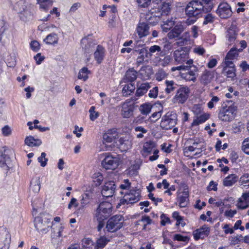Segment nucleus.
Masks as SVG:
<instances>
[{
  "mask_svg": "<svg viewBox=\"0 0 249 249\" xmlns=\"http://www.w3.org/2000/svg\"><path fill=\"white\" fill-rule=\"evenodd\" d=\"M210 117L208 113H202L194 119L192 123V126H196L206 121Z\"/></svg>",
  "mask_w": 249,
  "mask_h": 249,
  "instance_id": "obj_31",
  "label": "nucleus"
},
{
  "mask_svg": "<svg viewBox=\"0 0 249 249\" xmlns=\"http://www.w3.org/2000/svg\"><path fill=\"white\" fill-rule=\"evenodd\" d=\"M93 242L91 239H84L82 240V246L80 249H93Z\"/></svg>",
  "mask_w": 249,
  "mask_h": 249,
  "instance_id": "obj_50",
  "label": "nucleus"
},
{
  "mask_svg": "<svg viewBox=\"0 0 249 249\" xmlns=\"http://www.w3.org/2000/svg\"><path fill=\"white\" fill-rule=\"evenodd\" d=\"M147 56V51L144 49H142L140 51L139 55L137 57L136 63L140 65L144 61L145 57Z\"/></svg>",
  "mask_w": 249,
  "mask_h": 249,
  "instance_id": "obj_49",
  "label": "nucleus"
},
{
  "mask_svg": "<svg viewBox=\"0 0 249 249\" xmlns=\"http://www.w3.org/2000/svg\"><path fill=\"white\" fill-rule=\"evenodd\" d=\"M202 12H204V8L201 0L190 1L185 9V15L189 18H198Z\"/></svg>",
  "mask_w": 249,
  "mask_h": 249,
  "instance_id": "obj_1",
  "label": "nucleus"
},
{
  "mask_svg": "<svg viewBox=\"0 0 249 249\" xmlns=\"http://www.w3.org/2000/svg\"><path fill=\"white\" fill-rule=\"evenodd\" d=\"M135 89V86L132 83L125 85L123 88L122 93L124 96H127L130 95Z\"/></svg>",
  "mask_w": 249,
  "mask_h": 249,
  "instance_id": "obj_43",
  "label": "nucleus"
},
{
  "mask_svg": "<svg viewBox=\"0 0 249 249\" xmlns=\"http://www.w3.org/2000/svg\"><path fill=\"white\" fill-rule=\"evenodd\" d=\"M215 20V16L212 14L209 13L205 16L203 24L206 25L209 23H212Z\"/></svg>",
  "mask_w": 249,
  "mask_h": 249,
  "instance_id": "obj_57",
  "label": "nucleus"
},
{
  "mask_svg": "<svg viewBox=\"0 0 249 249\" xmlns=\"http://www.w3.org/2000/svg\"><path fill=\"white\" fill-rule=\"evenodd\" d=\"M155 147V143L152 141H149L145 142L142 148V151L144 153L149 154L151 152L153 149Z\"/></svg>",
  "mask_w": 249,
  "mask_h": 249,
  "instance_id": "obj_48",
  "label": "nucleus"
},
{
  "mask_svg": "<svg viewBox=\"0 0 249 249\" xmlns=\"http://www.w3.org/2000/svg\"><path fill=\"white\" fill-rule=\"evenodd\" d=\"M165 84L166 86L165 92L168 94L173 93L178 86V85L173 80H166Z\"/></svg>",
  "mask_w": 249,
  "mask_h": 249,
  "instance_id": "obj_33",
  "label": "nucleus"
},
{
  "mask_svg": "<svg viewBox=\"0 0 249 249\" xmlns=\"http://www.w3.org/2000/svg\"><path fill=\"white\" fill-rule=\"evenodd\" d=\"M241 149L245 154L249 155V137L245 138L243 141Z\"/></svg>",
  "mask_w": 249,
  "mask_h": 249,
  "instance_id": "obj_53",
  "label": "nucleus"
},
{
  "mask_svg": "<svg viewBox=\"0 0 249 249\" xmlns=\"http://www.w3.org/2000/svg\"><path fill=\"white\" fill-rule=\"evenodd\" d=\"M110 240V238L105 236H101L96 241V244L94 247L95 249H102Z\"/></svg>",
  "mask_w": 249,
  "mask_h": 249,
  "instance_id": "obj_34",
  "label": "nucleus"
},
{
  "mask_svg": "<svg viewBox=\"0 0 249 249\" xmlns=\"http://www.w3.org/2000/svg\"><path fill=\"white\" fill-rule=\"evenodd\" d=\"M59 40L57 34L51 33L49 34L43 39V41L47 45H55L58 43Z\"/></svg>",
  "mask_w": 249,
  "mask_h": 249,
  "instance_id": "obj_28",
  "label": "nucleus"
},
{
  "mask_svg": "<svg viewBox=\"0 0 249 249\" xmlns=\"http://www.w3.org/2000/svg\"><path fill=\"white\" fill-rule=\"evenodd\" d=\"M35 226L36 230L42 234L49 231L52 226V222L48 214H40L35 219Z\"/></svg>",
  "mask_w": 249,
  "mask_h": 249,
  "instance_id": "obj_2",
  "label": "nucleus"
},
{
  "mask_svg": "<svg viewBox=\"0 0 249 249\" xmlns=\"http://www.w3.org/2000/svg\"><path fill=\"white\" fill-rule=\"evenodd\" d=\"M157 4H160L156 10L160 16L162 15H168L171 9V3L168 0L156 1Z\"/></svg>",
  "mask_w": 249,
  "mask_h": 249,
  "instance_id": "obj_12",
  "label": "nucleus"
},
{
  "mask_svg": "<svg viewBox=\"0 0 249 249\" xmlns=\"http://www.w3.org/2000/svg\"><path fill=\"white\" fill-rule=\"evenodd\" d=\"M214 77V73L212 71L205 70L203 72L200 81L202 83L207 85L210 83Z\"/></svg>",
  "mask_w": 249,
  "mask_h": 249,
  "instance_id": "obj_26",
  "label": "nucleus"
},
{
  "mask_svg": "<svg viewBox=\"0 0 249 249\" xmlns=\"http://www.w3.org/2000/svg\"><path fill=\"white\" fill-rule=\"evenodd\" d=\"M237 34L235 30L230 29L227 31L226 38L229 45L232 44L236 40Z\"/></svg>",
  "mask_w": 249,
  "mask_h": 249,
  "instance_id": "obj_36",
  "label": "nucleus"
},
{
  "mask_svg": "<svg viewBox=\"0 0 249 249\" xmlns=\"http://www.w3.org/2000/svg\"><path fill=\"white\" fill-rule=\"evenodd\" d=\"M134 131L136 132L137 138L141 139L143 137V134H146L147 130L142 126H137L135 127Z\"/></svg>",
  "mask_w": 249,
  "mask_h": 249,
  "instance_id": "obj_51",
  "label": "nucleus"
},
{
  "mask_svg": "<svg viewBox=\"0 0 249 249\" xmlns=\"http://www.w3.org/2000/svg\"><path fill=\"white\" fill-rule=\"evenodd\" d=\"M204 8V13L210 12L213 7L215 0H201Z\"/></svg>",
  "mask_w": 249,
  "mask_h": 249,
  "instance_id": "obj_38",
  "label": "nucleus"
},
{
  "mask_svg": "<svg viewBox=\"0 0 249 249\" xmlns=\"http://www.w3.org/2000/svg\"><path fill=\"white\" fill-rule=\"evenodd\" d=\"M90 73V71L87 68L83 67L79 71L78 78L86 81L89 78L88 75Z\"/></svg>",
  "mask_w": 249,
  "mask_h": 249,
  "instance_id": "obj_39",
  "label": "nucleus"
},
{
  "mask_svg": "<svg viewBox=\"0 0 249 249\" xmlns=\"http://www.w3.org/2000/svg\"><path fill=\"white\" fill-rule=\"evenodd\" d=\"M2 135L4 136L7 137L10 136L12 133V130L8 125H6L1 129Z\"/></svg>",
  "mask_w": 249,
  "mask_h": 249,
  "instance_id": "obj_62",
  "label": "nucleus"
},
{
  "mask_svg": "<svg viewBox=\"0 0 249 249\" xmlns=\"http://www.w3.org/2000/svg\"><path fill=\"white\" fill-rule=\"evenodd\" d=\"M30 47L34 52H37L40 49V44L36 40L32 41L30 43Z\"/></svg>",
  "mask_w": 249,
  "mask_h": 249,
  "instance_id": "obj_63",
  "label": "nucleus"
},
{
  "mask_svg": "<svg viewBox=\"0 0 249 249\" xmlns=\"http://www.w3.org/2000/svg\"><path fill=\"white\" fill-rule=\"evenodd\" d=\"M193 60L189 59L186 62V64L188 65L190 68L186 69L187 71L186 73L181 74V77L186 81L195 82L196 80V74L198 71L197 68L193 65Z\"/></svg>",
  "mask_w": 249,
  "mask_h": 249,
  "instance_id": "obj_9",
  "label": "nucleus"
},
{
  "mask_svg": "<svg viewBox=\"0 0 249 249\" xmlns=\"http://www.w3.org/2000/svg\"><path fill=\"white\" fill-rule=\"evenodd\" d=\"M192 111L196 115L198 116L203 113V108L200 104H195L192 107Z\"/></svg>",
  "mask_w": 249,
  "mask_h": 249,
  "instance_id": "obj_54",
  "label": "nucleus"
},
{
  "mask_svg": "<svg viewBox=\"0 0 249 249\" xmlns=\"http://www.w3.org/2000/svg\"><path fill=\"white\" fill-rule=\"evenodd\" d=\"M216 12L221 18L223 19L229 18L232 14L231 6L226 2L219 4Z\"/></svg>",
  "mask_w": 249,
  "mask_h": 249,
  "instance_id": "obj_11",
  "label": "nucleus"
},
{
  "mask_svg": "<svg viewBox=\"0 0 249 249\" xmlns=\"http://www.w3.org/2000/svg\"><path fill=\"white\" fill-rule=\"evenodd\" d=\"M235 67H223L222 73L228 77L233 78L235 76Z\"/></svg>",
  "mask_w": 249,
  "mask_h": 249,
  "instance_id": "obj_40",
  "label": "nucleus"
},
{
  "mask_svg": "<svg viewBox=\"0 0 249 249\" xmlns=\"http://www.w3.org/2000/svg\"><path fill=\"white\" fill-rule=\"evenodd\" d=\"M161 54L162 53L161 52L159 56H155L152 59L155 65L165 67L170 65L173 61L172 57L170 55H167L162 58L163 55Z\"/></svg>",
  "mask_w": 249,
  "mask_h": 249,
  "instance_id": "obj_13",
  "label": "nucleus"
},
{
  "mask_svg": "<svg viewBox=\"0 0 249 249\" xmlns=\"http://www.w3.org/2000/svg\"><path fill=\"white\" fill-rule=\"evenodd\" d=\"M177 114L174 112H168L161 119L160 126L166 130L173 128L177 124Z\"/></svg>",
  "mask_w": 249,
  "mask_h": 249,
  "instance_id": "obj_5",
  "label": "nucleus"
},
{
  "mask_svg": "<svg viewBox=\"0 0 249 249\" xmlns=\"http://www.w3.org/2000/svg\"><path fill=\"white\" fill-rule=\"evenodd\" d=\"M5 149L4 147H0V163H1V166L2 168H6L7 169V166L5 163L6 159L8 157L5 153Z\"/></svg>",
  "mask_w": 249,
  "mask_h": 249,
  "instance_id": "obj_44",
  "label": "nucleus"
},
{
  "mask_svg": "<svg viewBox=\"0 0 249 249\" xmlns=\"http://www.w3.org/2000/svg\"><path fill=\"white\" fill-rule=\"evenodd\" d=\"M53 0H37V3L39 5V8L47 12L53 4Z\"/></svg>",
  "mask_w": 249,
  "mask_h": 249,
  "instance_id": "obj_35",
  "label": "nucleus"
},
{
  "mask_svg": "<svg viewBox=\"0 0 249 249\" xmlns=\"http://www.w3.org/2000/svg\"><path fill=\"white\" fill-rule=\"evenodd\" d=\"M124 219L121 215H115L107 221L106 228L109 232H115L120 229L123 226Z\"/></svg>",
  "mask_w": 249,
  "mask_h": 249,
  "instance_id": "obj_4",
  "label": "nucleus"
},
{
  "mask_svg": "<svg viewBox=\"0 0 249 249\" xmlns=\"http://www.w3.org/2000/svg\"><path fill=\"white\" fill-rule=\"evenodd\" d=\"M149 27L148 23L140 22L136 28L137 33L140 38L147 36L149 33Z\"/></svg>",
  "mask_w": 249,
  "mask_h": 249,
  "instance_id": "obj_19",
  "label": "nucleus"
},
{
  "mask_svg": "<svg viewBox=\"0 0 249 249\" xmlns=\"http://www.w3.org/2000/svg\"><path fill=\"white\" fill-rule=\"evenodd\" d=\"M93 178L95 179V182H97V184L100 185L103 181L104 178L102 175L98 172L94 175Z\"/></svg>",
  "mask_w": 249,
  "mask_h": 249,
  "instance_id": "obj_64",
  "label": "nucleus"
},
{
  "mask_svg": "<svg viewBox=\"0 0 249 249\" xmlns=\"http://www.w3.org/2000/svg\"><path fill=\"white\" fill-rule=\"evenodd\" d=\"M188 55V53L182 48L175 51L173 53L174 59L178 63H182L187 61Z\"/></svg>",
  "mask_w": 249,
  "mask_h": 249,
  "instance_id": "obj_17",
  "label": "nucleus"
},
{
  "mask_svg": "<svg viewBox=\"0 0 249 249\" xmlns=\"http://www.w3.org/2000/svg\"><path fill=\"white\" fill-rule=\"evenodd\" d=\"M35 14L34 5L32 4H29L27 8L20 15V18L24 21L29 20L32 19Z\"/></svg>",
  "mask_w": 249,
  "mask_h": 249,
  "instance_id": "obj_21",
  "label": "nucleus"
},
{
  "mask_svg": "<svg viewBox=\"0 0 249 249\" xmlns=\"http://www.w3.org/2000/svg\"><path fill=\"white\" fill-rule=\"evenodd\" d=\"M116 130L115 129L108 130L103 135V141L106 142H111L116 138Z\"/></svg>",
  "mask_w": 249,
  "mask_h": 249,
  "instance_id": "obj_29",
  "label": "nucleus"
},
{
  "mask_svg": "<svg viewBox=\"0 0 249 249\" xmlns=\"http://www.w3.org/2000/svg\"><path fill=\"white\" fill-rule=\"evenodd\" d=\"M94 215V220L100 221H104L109 216L108 215H106V214H105L103 212L98 211V210L97 209Z\"/></svg>",
  "mask_w": 249,
  "mask_h": 249,
  "instance_id": "obj_55",
  "label": "nucleus"
},
{
  "mask_svg": "<svg viewBox=\"0 0 249 249\" xmlns=\"http://www.w3.org/2000/svg\"><path fill=\"white\" fill-rule=\"evenodd\" d=\"M140 197L139 190H131L128 193H125L123 198L120 200L118 205L135 203L140 200Z\"/></svg>",
  "mask_w": 249,
  "mask_h": 249,
  "instance_id": "obj_7",
  "label": "nucleus"
},
{
  "mask_svg": "<svg viewBox=\"0 0 249 249\" xmlns=\"http://www.w3.org/2000/svg\"><path fill=\"white\" fill-rule=\"evenodd\" d=\"M29 4H30V3H27L25 0H20L16 3L14 8L15 10L18 11V13L21 15L27 8Z\"/></svg>",
  "mask_w": 249,
  "mask_h": 249,
  "instance_id": "obj_32",
  "label": "nucleus"
},
{
  "mask_svg": "<svg viewBox=\"0 0 249 249\" xmlns=\"http://www.w3.org/2000/svg\"><path fill=\"white\" fill-rule=\"evenodd\" d=\"M25 143L29 146H39L41 144V141L39 139H35L32 136L27 137L25 139Z\"/></svg>",
  "mask_w": 249,
  "mask_h": 249,
  "instance_id": "obj_37",
  "label": "nucleus"
},
{
  "mask_svg": "<svg viewBox=\"0 0 249 249\" xmlns=\"http://www.w3.org/2000/svg\"><path fill=\"white\" fill-rule=\"evenodd\" d=\"M167 73L162 69L159 70L155 74L156 79L158 81H160L164 79L167 76Z\"/></svg>",
  "mask_w": 249,
  "mask_h": 249,
  "instance_id": "obj_52",
  "label": "nucleus"
},
{
  "mask_svg": "<svg viewBox=\"0 0 249 249\" xmlns=\"http://www.w3.org/2000/svg\"><path fill=\"white\" fill-rule=\"evenodd\" d=\"M219 98L217 96H213L211 100L208 103L207 106L209 109H212L219 101Z\"/></svg>",
  "mask_w": 249,
  "mask_h": 249,
  "instance_id": "obj_59",
  "label": "nucleus"
},
{
  "mask_svg": "<svg viewBox=\"0 0 249 249\" xmlns=\"http://www.w3.org/2000/svg\"><path fill=\"white\" fill-rule=\"evenodd\" d=\"M116 189L114 182L110 181L105 183L102 190L104 197H109L113 196Z\"/></svg>",
  "mask_w": 249,
  "mask_h": 249,
  "instance_id": "obj_15",
  "label": "nucleus"
},
{
  "mask_svg": "<svg viewBox=\"0 0 249 249\" xmlns=\"http://www.w3.org/2000/svg\"><path fill=\"white\" fill-rule=\"evenodd\" d=\"M133 106L128 102H125L122 104L121 115L124 118H129L133 115Z\"/></svg>",
  "mask_w": 249,
  "mask_h": 249,
  "instance_id": "obj_20",
  "label": "nucleus"
},
{
  "mask_svg": "<svg viewBox=\"0 0 249 249\" xmlns=\"http://www.w3.org/2000/svg\"><path fill=\"white\" fill-rule=\"evenodd\" d=\"M160 17V15L156 10V8H153L145 14L144 18L146 21V23H151L157 21V18Z\"/></svg>",
  "mask_w": 249,
  "mask_h": 249,
  "instance_id": "obj_23",
  "label": "nucleus"
},
{
  "mask_svg": "<svg viewBox=\"0 0 249 249\" xmlns=\"http://www.w3.org/2000/svg\"><path fill=\"white\" fill-rule=\"evenodd\" d=\"M46 155L44 152H42L41 154V156L37 159L38 162L40 163V165L42 167L45 166L47 164L48 159L45 158Z\"/></svg>",
  "mask_w": 249,
  "mask_h": 249,
  "instance_id": "obj_61",
  "label": "nucleus"
},
{
  "mask_svg": "<svg viewBox=\"0 0 249 249\" xmlns=\"http://www.w3.org/2000/svg\"><path fill=\"white\" fill-rule=\"evenodd\" d=\"M105 55V49L101 46L98 45L94 53V58L98 64L103 61Z\"/></svg>",
  "mask_w": 249,
  "mask_h": 249,
  "instance_id": "obj_30",
  "label": "nucleus"
},
{
  "mask_svg": "<svg viewBox=\"0 0 249 249\" xmlns=\"http://www.w3.org/2000/svg\"><path fill=\"white\" fill-rule=\"evenodd\" d=\"M95 107L94 106H92L90 107L89 112V118L91 121H94L99 116V113L98 112L95 111Z\"/></svg>",
  "mask_w": 249,
  "mask_h": 249,
  "instance_id": "obj_56",
  "label": "nucleus"
},
{
  "mask_svg": "<svg viewBox=\"0 0 249 249\" xmlns=\"http://www.w3.org/2000/svg\"><path fill=\"white\" fill-rule=\"evenodd\" d=\"M238 179V177L234 174L229 175L223 180V185L225 187L232 186Z\"/></svg>",
  "mask_w": 249,
  "mask_h": 249,
  "instance_id": "obj_25",
  "label": "nucleus"
},
{
  "mask_svg": "<svg viewBox=\"0 0 249 249\" xmlns=\"http://www.w3.org/2000/svg\"><path fill=\"white\" fill-rule=\"evenodd\" d=\"M112 204L108 202H103L101 203L97 210L101 212H103L106 215L109 216L112 212Z\"/></svg>",
  "mask_w": 249,
  "mask_h": 249,
  "instance_id": "obj_24",
  "label": "nucleus"
},
{
  "mask_svg": "<svg viewBox=\"0 0 249 249\" xmlns=\"http://www.w3.org/2000/svg\"><path fill=\"white\" fill-rule=\"evenodd\" d=\"M120 148L122 150H127L131 147V142L128 140H125L123 138H120L118 141Z\"/></svg>",
  "mask_w": 249,
  "mask_h": 249,
  "instance_id": "obj_41",
  "label": "nucleus"
},
{
  "mask_svg": "<svg viewBox=\"0 0 249 249\" xmlns=\"http://www.w3.org/2000/svg\"><path fill=\"white\" fill-rule=\"evenodd\" d=\"M190 93V89L187 86H181L177 90L172 99L174 104H184L188 99Z\"/></svg>",
  "mask_w": 249,
  "mask_h": 249,
  "instance_id": "obj_6",
  "label": "nucleus"
},
{
  "mask_svg": "<svg viewBox=\"0 0 249 249\" xmlns=\"http://www.w3.org/2000/svg\"><path fill=\"white\" fill-rule=\"evenodd\" d=\"M177 199L180 208H185L189 204V191L188 186L184 182L179 184V189L177 192Z\"/></svg>",
  "mask_w": 249,
  "mask_h": 249,
  "instance_id": "obj_3",
  "label": "nucleus"
},
{
  "mask_svg": "<svg viewBox=\"0 0 249 249\" xmlns=\"http://www.w3.org/2000/svg\"><path fill=\"white\" fill-rule=\"evenodd\" d=\"M105 157L102 161V167L106 170H114L119 165V160L117 157H113L109 153L104 154Z\"/></svg>",
  "mask_w": 249,
  "mask_h": 249,
  "instance_id": "obj_10",
  "label": "nucleus"
},
{
  "mask_svg": "<svg viewBox=\"0 0 249 249\" xmlns=\"http://www.w3.org/2000/svg\"><path fill=\"white\" fill-rule=\"evenodd\" d=\"M174 26L167 34V36L170 39L179 37L184 30V26L181 22H178Z\"/></svg>",
  "mask_w": 249,
  "mask_h": 249,
  "instance_id": "obj_16",
  "label": "nucleus"
},
{
  "mask_svg": "<svg viewBox=\"0 0 249 249\" xmlns=\"http://www.w3.org/2000/svg\"><path fill=\"white\" fill-rule=\"evenodd\" d=\"M81 46L86 52L89 53L93 51L95 47L96 44L88 36L83 38L81 41Z\"/></svg>",
  "mask_w": 249,
  "mask_h": 249,
  "instance_id": "obj_18",
  "label": "nucleus"
},
{
  "mask_svg": "<svg viewBox=\"0 0 249 249\" xmlns=\"http://www.w3.org/2000/svg\"><path fill=\"white\" fill-rule=\"evenodd\" d=\"M151 88L149 83L146 82L143 83H137V89L136 94L137 96H141L146 93L147 90Z\"/></svg>",
  "mask_w": 249,
  "mask_h": 249,
  "instance_id": "obj_27",
  "label": "nucleus"
},
{
  "mask_svg": "<svg viewBox=\"0 0 249 249\" xmlns=\"http://www.w3.org/2000/svg\"><path fill=\"white\" fill-rule=\"evenodd\" d=\"M137 71L133 69H129L125 73L126 79L130 82H133L137 78Z\"/></svg>",
  "mask_w": 249,
  "mask_h": 249,
  "instance_id": "obj_47",
  "label": "nucleus"
},
{
  "mask_svg": "<svg viewBox=\"0 0 249 249\" xmlns=\"http://www.w3.org/2000/svg\"><path fill=\"white\" fill-rule=\"evenodd\" d=\"M40 189V181L38 178L33 179L31 182L30 190L35 193H38Z\"/></svg>",
  "mask_w": 249,
  "mask_h": 249,
  "instance_id": "obj_45",
  "label": "nucleus"
},
{
  "mask_svg": "<svg viewBox=\"0 0 249 249\" xmlns=\"http://www.w3.org/2000/svg\"><path fill=\"white\" fill-rule=\"evenodd\" d=\"M242 50L243 49H237L235 47H233L229 51L226 56L233 60L237 59L238 57V52H241Z\"/></svg>",
  "mask_w": 249,
  "mask_h": 249,
  "instance_id": "obj_42",
  "label": "nucleus"
},
{
  "mask_svg": "<svg viewBox=\"0 0 249 249\" xmlns=\"http://www.w3.org/2000/svg\"><path fill=\"white\" fill-rule=\"evenodd\" d=\"M152 106L150 104L145 103L140 106L139 107L141 114L147 115L151 112Z\"/></svg>",
  "mask_w": 249,
  "mask_h": 249,
  "instance_id": "obj_46",
  "label": "nucleus"
},
{
  "mask_svg": "<svg viewBox=\"0 0 249 249\" xmlns=\"http://www.w3.org/2000/svg\"><path fill=\"white\" fill-rule=\"evenodd\" d=\"M236 110L237 108L235 106H230L223 107L220 110L218 117L223 122H230L234 118Z\"/></svg>",
  "mask_w": 249,
  "mask_h": 249,
  "instance_id": "obj_8",
  "label": "nucleus"
},
{
  "mask_svg": "<svg viewBox=\"0 0 249 249\" xmlns=\"http://www.w3.org/2000/svg\"><path fill=\"white\" fill-rule=\"evenodd\" d=\"M139 221L143 223V229H145L146 225L151 224L152 219L149 216L144 215L142 217L141 219Z\"/></svg>",
  "mask_w": 249,
  "mask_h": 249,
  "instance_id": "obj_60",
  "label": "nucleus"
},
{
  "mask_svg": "<svg viewBox=\"0 0 249 249\" xmlns=\"http://www.w3.org/2000/svg\"><path fill=\"white\" fill-rule=\"evenodd\" d=\"M210 232V228L206 225H204L199 229H197L193 231L194 238L196 240L199 239H204L208 236Z\"/></svg>",
  "mask_w": 249,
  "mask_h": 249,
  "instance_id": "obj_14",
  "label": "nucleus"
},
{
  "mask_svg": "<svg viewBox=\"0 0 249 249\" xmlns=\"http://www.w3.org/2000/svg\"><path fill=\"white\" fill-rule=\"evenodd\" d=\"M233 59H230L228 57L226 56L224 61L222 64V67H235V65L232 62Z\"/></svg>",
  "mask_w": 249,
  "mask_h": 249,
  "instance_id": "obj_58",
  "label": "nucleus"
},
{
  "mask_svg": "<svg viewBox=\"0 0 249 249\" xmlns=\"http://www.w3.org/2000/svg\"><path fill=\"white\" fill-rule=\"evenodd\" d=\"M237 205L240 209H245L249 207V191L243 194L239 198Z\"/></svg>",
  "mask_w": 249,
  "mask_h": 249,
  "instance_id": "obj_22",
  "label": "nucleus"
}]
</instances>
